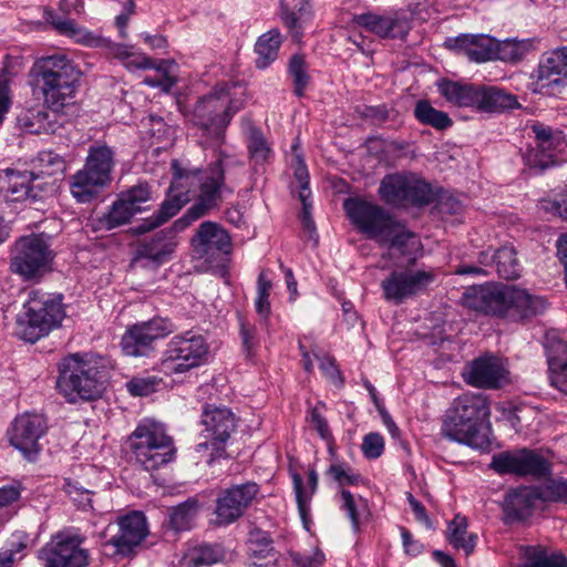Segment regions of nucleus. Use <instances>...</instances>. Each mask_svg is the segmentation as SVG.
Segmentation results:
<instances>
[{
  "label": "nucleus",
  "mask_w": 567,
  "mask_h": 567,
  "mask_svg": "<svg viewBox=\"0 0 567 567\" xmlns=\"http://www.w3.org/2000/svg\"><path fill=\"white\" fill-rule=\"evenodd\" d=\"M184 230L176 228L175 220L169 228L142 240L136 249L137 257L147 259L156 266L166 264L173 258L178 246L177 234Z\"/></svg>",
  "instance_id": "bb28decb"
},
{
  "label": "nucleus",
  "mask_w": 567,
  "mask_h": 567,
  "mask_svg": "<svg viewBox=\"0 0 567 567\" xmlns=\"http://www.w3.org/2000/svg\"><path fill=\"white\" fill-rule=\"evenodd\" d=\"M85 538L70 530L58 532L39 550L38 558L43 567H87L90 551Z\"/></svg>",
  "instance_id": "dca6fc26"
},
{
  "label": "nucleus",
  "mask_w": 567,
  "mask_h": 567,
  "mask_svg": "<svg viewBox=\"0 0 567 567\" xmlns=\"http://www.w3.org/2000/svg\"><path fill=\"white\" fill-rule=\"evenodd\" d=\"M165 386L166 382L162 377L151 373L133 377L126 382V390L133 396H147Z\"/></svg>",
  "instance_id": "3c124183"
},
{
  "label": "nucleus",
  "mask_w": 567,
  "mask_h": 567,
  "mask_svg": "<svg viewBox=\"0 0 567 567\" xmlns=\"http://www.w3.org/2000/svg\"><path fill=\"white\" fill-rule=\"evenodd\" d=\"M491 467L502 475L514 474L536 478L545 477L551 473L550 462L537 451L526 447L495 454Z\"/></svg>",
  "instance_id": "4be33fe9"
},
{
  "label": "nucleus",
  "mask_w": 567,
  "mask_h": 567,
  "mask_svg": "<svg viewBox=\"0 0 567 567\" xmlns=\"http://www.w3.org/2000/svg\"><path fill=\"white\" fill-rule=\"evenodd\" d=\"M198 186L196 202L186 213L176 219L177 229H186L194 221L205 216L209 210L218 206L225 190H233L226 186L225 168L221 158L210 163L204 169H195Z\"/></svg>",
  "instance_id": "4468645a"
},
{
  "label": "nucleus",
  "mask_w": 567,
  "mask_h": 567,
  "mask_svg": "<svg viewBox=\"0 0 567 567\" xmlns=\"http://www.w3.org/2000/svg\"><path fill=\"white\" fill-rule=\"evenodd\" d=\"M239 419L233 410L226 405L205 403L202 408L200 424L205 442L199 443L197 452L209 450L207 463L212 465L215 461L226 458L227 445L233 435L237 432Z\"/></svg>",
  "instance_id": "9b49d317"
},
{
  "label": "nucleus",
  "mask_w": 567,
  "mask_h": 567,
  "mask_svg": "<svg viewBox=\"0 0 567 567\" xmlns=\"http://www.w3.org/2000/svg\"><path fill=\"white\" fill-rule=\"evenodd\" d=\"M413 114L420 124L431 126L436 131H445L453 125L449 114L433 107L427 100L417 101Z\"/></svg>",
  "instance_id": "49530a36"
},
{
  "label": "nucleus",
  "mask_w": 567,
  "mask_h": 567,
  "mask_svg": "<svg viewBox=\"0 0 567 567\" xmlns=\"http://www.w3.org/2000/svg\"><path fill=\"white\" fill-rule=\"evenodd\" d=\"M210 346L198 330L175 333L165 344L157 362L158 370L167 377L186 374L208 362Z\"/></svg>",
  "instance_id": "0eeeda50"
},
{
  "label": "nucleus",
  "mask_w": 567,
  "mask_h": 567,
  "mask_svg": "<svg viewBox=\"0 0 567 567\" xmlns=\"http://www.w3.org/2000/svg\"><path fill=\"white\" fill-rule=\"evenodd\" d=\"M440 93L452 104L477 110L480 86L444 80L439 84Z\"/></svg>",
  "instance_id": "c9c22d12"
},
{
  "label": "nucleus",
  "mask_w": 567,
  "mask_h": 567,
  "mask_svg": "<svg viewBox=\"0 0 567 567\" xmlns=\"http://www.w3.org/2000/svg\"><path fill=\"white\" fill-rule=\"evenodd\" d=\"M118 533L110 539L115 551L123 556L131 555L147 536L146 517L141 512H132L117 518Z\"/></svg>",
  "instance_id": "cd10ccee"
},
{
  "label": "nucleus",
  "mask_w": 567,
  "mask_h": 567,
  "mask_svg": "<svg viewBox=\"0 0 567 567\" xmlns=\"http://www.w3.org/2000/svg\"><path fill=\"white\" fill-rule=\"evenodd\" d=\"M537 82L540 87L559 85L561 79H567V47L551 51L540 60L537 69Z\"/></svg>",
  "instance_id": "473e14b6"
},
{
  "label": "nucleus",
  "mask_w": 567,
  "mask_h": 567,
  "mask_svg": "<svg viewBox=\"0 0 567 567\" xmlns=\"http://www.w3.org/2000/svg\"><path fill=\"white\" fill-rule=\"evenodd\" d=\"M280 44L281 38L278 29H271L261 34L255 44L256 68L265 70L275 62L278 58Z\"/></svg>",
  "instance_id": "79ce46f5"
},
{
  "label": "nucleus",
  "mask_w": 567,
  "mask_h": 567,
  "mask_svg": "<svg viewBox=\"0 0 567 567\" xmlns=\"http://www.w3.org/2000/svg\"><path fill=\"white\" fill-rule=\"evenodd\" d=\"M202 504L196 496L188 497L186 501L172 507L168 513L169 527L175 532L189 530Z\"/></svg>",
  "instance_id": "ea45409f"
},
{
  "label": "nucleus",
  "mask_w": 567,
  "mask_h": 567,
  "mask_svg": "<svg viewBox=\"0 0 567 567\" xmlns=\"http://www.w3.org/2000/svg\"><path fill=\"white\" fill-rule=\"evenodd\" d=\"M30 537L25 532L16 530L0 548V567H16L28 554Z\"/></svg>",
  "instance_id": "a19ab883"
},
{
  "label": "nucleus",
  "mask_w": 567,
  "mask_h": 567,
  "mask_svg": "<svg viewBox=\"0 0 567 567\" xmlns=\"http://www.w3.org/2000/svg\"><path fill=\"white\" fill-rule=\"evenodd\" d=\"M491 405L483 393L466 392L457 396L449 409L442 424V435L472 449L484 450L489 439L484 432Z\"/></svg>",
  "instance_id": "20e7f679"
},
{
  "label": "nucleus",
  "mask_w": 567,
  "mask_h": 567,
  "mask_svg": "<svg viewBox=\"0 0 567 567\" xmlns=\"http://www.w3.org/2000/svg\"><path fill=\"white\" fill-rule=\"evenodd\" d=\"M120 196L140 213L142 210L141 205L151 199V187L147 183H138L130 189L122 192Z\"/></svg>",
  "instance_id": "680f3d73"
},
{
  "label": "nucleus",
  "mask_w": 567,
  "mask_h": 567,
  "mask_svg": "<svg viewBox=\"0 0 567 567\" xmlns=\"http://www.w3.org/2000/svg\"><path fill=\"white\" fill-rule=\"evenodd\" d=\"M47 20L60 34L71 38L76 43L89 47L102 45V37L95 34L92 31H89L84 27L79 25L72 19L61 18L53 12H49L47 14Z\"/></svg>",
  "instance_id": "72a5a7b5"
},
{
  "label": "nucleus",
  "mask_w": 567,
  "mask_h": 567,
  "mask_svg": "<svg viewBox=\"0 0 567 567\" xmlns=\"http://www.w3.org/2000/svg\"><path fill=\"white\" fill-rule=\"evenodd\" d=\"M62 295L32 290L24 303V312L18 319L17 334L34 343L61 326L65 317Z\"/></svg>",
  "instance_id": "423d86ee"
},
{
  "label": "nucleus",
  "mask_w": 567,
  "mask_h": 567,
  "mask_svg": "<svg viewBox=\"0 0 567 567\" xmlns=\"http://www.w3.org/2000/svg\"><path fill=\"white\" fill-rule=\"evenodd\" d=\"M464 299L471 309L513 321H524L542 313L546 308L543 297L516 286L474 287L465 292Z\"/></svg>",
  "instance_id": "7ed1b4c3"
},
{
  "label": "nucleus",
  "mask_w": 567,
  "mask_h": 567,
  "mask_svg": "<svg viewBox=\"0 0 567 567\" xmlns=\"http://www.w3.org/2000/svg\"><path fill=\"white\" fill-rule=\"evenodd\" d=\"M361 452L368 460H377L384 452V439L378 432H370L363 436Z\"/></svg>",
  "instance_id": "e2e57ef3"
},
{
  "label": "nucleus",
  "mask_w": 567,
  "mask_h": 567,
  "mask_svg": "<svg viewBox=\"0 0 567 567\" xmlns=\"http://www.w3.org/2000/svg\"><path fill=\"white\" fill-rule=\"evenodd\" d=\"M539 503H563L567 504V480L550 478L545 483L534 486Z\"/></svg>",
  "instance_id": "603ef678"
},
{
  "label": "nucleus",
  "mask_w": 567,
  "mask_h": 567,
  "mask_svg": "<svg viewBox=\"0 0 567 567\" xmlns=\"http://www.w3.org/2000/svg\"><path fill=\"white\" fill-rule=\"evenodd\" d=\"M192 247L197 259L210 267H223L233 251L229 234L215 221H204L192 238Z\"/></svg>",
  "instance_id": "aec40b11"
},
{
  "label": "nucleus",
  "mask_w": 567,
  "mask_h": 567,
  "mask_svg": "<svg viewBox=\"0 0 567 567\" xmlns=\"http://www.w3.org/2000/svg\"><path fill=\"white\" fill-rule=\"evenodd\" d=\"M247 148L256 163L265 162L271 152L262 132L257 127L249 130Z\"/></svg>",
  "instance_id": "bf43d9fd"
},
{
  "label": "nucleus",
  "mask_w": 567,
  "mask_h": 567,
  "mask_svg": "<svg viewBox=\"0 0 567 567\" xmlns=\"http://www.w3.org/2000/svg\"><path fill=\"white\" fill-rule=\"evenodd\" d=\"M339 503L340 509L350 519L353 532L359 533L362 519L369 515L367 499L361 496L355 498L349 489L342 488L339 493Z\"/></svg>",
  "instance_id": "a18cd8bd"
},
{
  "label": "nucleus",
  "mask_w": 567,
  "mask_h": 567,
  "mask_svg": "<svg viewBox=\"0 0 567 567\" xmlns=\"http://www.w3.org/2000/svg\"><path fill=\"white\" fill-rule=\"evenodd\" d=\"M310 423L323 441H326L328 444L333 442V435L329 427L328 421L321 413L319 406L311 409Z\"/></svg>",
  "instance_id": "338daca9"
},
{
  "label": "nucleus",
  "mask_w": 567,
  "mask_h": 567,
  "mask_svg": "<svg viewBox=\"0 0 567 567\" xmlns=\"http://www.w3.org/2000/svg\"><path fill=\"white\" fill-rule=\"evenodd\" d=\"M55 258L50 237L44 234L22 236L16 240L9 270L25 282H39L52 270Z\"/></svg>",
  "instance_id": "6e6552de"
},
{
  "label": "nucleus",
  "mask_w": 567,
  "mask_h": 567,
  "mask_svg": "<svg viewBox=\"0 0 567 567\" xmlns=\"http://www.w3.org/2000/svg\"><path fill=\"white\" fill-rule=\"evenodd\" d=\"M128 451L136 465L146 472L172 463L177 449L166 426L152 419H143L127 439Z\"/></svg>",
  "instance_id": "39448f33"
},
{
  "label": "nucleus",
  "mask_w": 567,
  "mask_h": 567,
  "mask_svg": "<svg viewBox=\"0 0 567 567\" xmlns=\"http://www.w3.org/2000/svg\"><path fill=\"white\" fill-rule=\"evenodd\" d=\"M293 176L296 181L299 183V199L300 202L307 206V199L311 198V189H310V175L307 168V165L302 158V156L298 155L296 157V166L293 169Z\"/></svg>",
  "instance_id": "052dcab7"
},
{
  "label": "nucleus",
  "mask_w": 567,
  "mask_h": 567,
  "mask_svg": "<svg viewBox=\"0 0 567 567\" xmlns=\"http://www.w3.org/2000/svg\"><path fill=\"white\" fill-rule=\"evenodd\" d=\"M495 60L516 63L523 60L533 47L532 40H504L495 39L494 45Z\"/></svg>",
  "instance_id": "de8ad7c7"
},
{
  "label": "nucleus",
  "mask_w": 567,
  "mask_h": 567,
  "mask_svg": "<svg viewBox=\"0 0 567 567\" xmlns=\"http://www.w3.org/2000/svg\"><path fill=\"white\" fill-rule=\"evenodd\" d=\"M445 45L454 53L466 56L471 62L484 63L495 60V38L488 34L462 33L447 38Z\"/></svg>",
  "instance_id": "c85d7f7f"
},
{
  "label": "nucleus",
  "mask_w": 567,
  "mask_h": 567,
  "mask_svg": "<svg viewBox=\"0 0 567 567\" xmlns=\"http://www.w3.org/2000/svg\"><path fill=\"white\" fill-rule=\"evenodd\" d=\"M239 336L241 339L244 353L249 360L254 359L260 346V338L257 327L254 323L245 320L244 318H240Z\"/></svg>",
  "instance_id": "4d7b16f0"
},
{
  "label": "nucleus",
  "mask_w": 567,
  "mask_h": 567,
  "mask_svg": "<svg viewBox=\"0 0 567 567\" xmlns=\"http://www.w3.org/2000/svg\"><path fill=\"white\" fill-rule=\"evenodd\" d=\"M225 559V550L218 544H200L190 548L183 558L185 567H204L218 564Z\"/></svg>",
  "instance_id": "c03bdc74"
},
{
  "label": "nucleus",
  "mask_w": 567,
  "mask_h": 567,
  "mask_svg": "<svg viewBox=\"0 0 567 567\" xmlns=\"http://www.w3.org/2000/svg\"><path fill=\"white\" fill-rule=\"evenodd\" d=\"M467 527V517L456 514L447 524L446 540L454 549L463 550L466 556H470L476 547L477 535L468 533Z\"/></svg>",
  "instance_id": "e433bc0d"
},
{
  "label": "nucleus",
  "mask_w": 567,
  "mask_h": 567,
  "mask_svg": "<svg viewBox=\"0 0 567 567\" xmlns=\"http://www.w3.org/2000/svg\"><path fill=\"white\" fill-rule=\"evenodd\" d=\"M272 290V281L266 271H261L257 278L255 310L260 317L264 324H268L271 313L270 292Z\"/></svg>",
  "instance_id": "8fccbe9b"
},
{
  "label": "nucleus",
  "mask_w": 567,
  "mask_h": 567,
  "mask_svg": "<svg viewBox=\"0 0 567 567\" xmlns=\"http://www.w3.org/2000/svg\"><path fill=\"white\" fill-rule=\"evenodd\" d=\"M48 423L43 415L23 413L16 416L8 432L10 444L28 461H35L42 450L40 439L47 433Z\"/></svg>",
  "instance_id": "5701e85b"
},
{
  "label": "nucleus",
  "mask_w": 567,
  "mask_h": 567,
  "mask_svg": "<svg viewBox=\"0 0 567 567\" xmlns=\"http://www.w3.org/2000/svg\"><path fill=\"white\" fill-rule=\"evenodd\" d=\"M342 207L354 229L379 245L383 238H386L398 220L384 207L359 196L346 198Z\"/></svg>",
  "instance_id": "2eb2a0df"
},
{
  "label": "nucleus",
  "mask_w": 567,
  "mask_h": 567,
  "mask_svg": "<svg viewBox=\"0 0 567 567\" xmlns=\"http://www.w3.org/2000/svg\"><path fill=\"white\" fill-rule=\"evenodd\" d=\"M291 480L293 484L298 512L302 522L306 524L310 514L311 499L318 487V474L315 468H310L308 471V488L303 486V480L300 474L292 473Z\"/></svg>",
  "instance_id": "58836bf2"
},
{
  "label": "nucleus",
  "mask_w": 567,
  "mask_h": 567,
  "mask_svg": "<svg viewBox=\"0 0 567 567\" xmlns=\"http://www.w3.org/2000/svg\"><path fill=\"white\" fill-rule=\"evenodd\" d=\"M247 554L252 559H268L264 564L254 561L248 567H278L277 551L269 532L261 528H252L247 538Z\"/></svg>",
  "instance_id": "2f4dec72"
},
{
  "label": "nucleus",
  "mask_w": 567,
  "mask_h": 567,
  "mask_svg": "<svg viewBox=\"0 0 567 567\" xmlns=\"http://www.w3.org/2000/svg\"><path fill=\"white\" fill-rule=\"evenodd\" d=\"M493 271H495L499 278L506 280L517 279L520 276L522 266L513 245L483 249L477 255V265H458L454 274L460 276L487 277L491 276Z\"/></svg>",
  "instance_id": "f3484780"
},
{
  "label": "nucleus",
  "mask_w": 567,
  "mask_h": 567,
  "mask_svg": "<svg viewBox=\"0 0 567 567\" xmlns=\"http://www.w3.org/2000/svg\"><path fill=\"white\" fill-rule=\"evenodd\" d=\"M135 214H137V210H135L123 197L118 195L117 199L105 214L104 224L107 229H113L130 223Z\"/></svg>",
  "instance_id": "5fc2aeb1"
},
{
  "label": "nucleus",
  "mask_w": 567,
  "mask_h": 567,
  "mask_svg": "<svg viewBox=\"0 0 567 567\" xmlns=\"http://www.w3.org/2000/svg\"><path fill=\"white\" fill-rule=\"evenodd\" d=\"M519 106L515 95L495 86H480L477 110L487 113H502Z\"/></svg>",
  "instance_id": "f704fd0d"
},
{
  "label": "nucleus",
  "mask_w": 567,
  "mask_h": 567,
  "mask_svg": "<svg viewBox=\"0 0 567 567\" xmlns=\"http://www.w3.org/2000/svg\"><path fill=\"white\" fill-rule=\"evenodd\" d=\"M115 166V152L106 144L90 146L85 164L70 181V190L79 203H90L100 188L112 181Z\"/></svg>",
  "instance_id": "1a4fd4ad"
},
{
  "label": "nucleus",
  "mask_w": 567,
  "mask_h": 567,
  "mask_svg": "<svg viewBox=\"0 0 567 567\" xmlns=\"http://www.w3.org/2000/svg\"><path fill=\"white\" fill-rule=\"evenodd\" d=\"M241 107L243 103L231 97L226 83L217 84L196 102L193 111L194 122L223 141L227 126Z\"/></svg>",
  "instance_id": "f8f14e48"
},
{
  "label": "nucleus",
  "mask_w": 567,
  "mask_h": 567,
  "mask_svg": "<svg viewBox=\"0 0 567 567\" xmlns=\"http://www.w3.org/2000/svg\"><path fill=\"white\" fill-rule=\"evenodd\" d=\"M64 491L78 508L86 511L92 507L91 491L85 489L79 486L78 483H72L71 481L65 482Z\"/></svg>",
  "instance_id": "0e129e2a"
},
{
  "label": "nucleus",
  "mask_w": 567,
  "mask_h": 567,
  "mask_svg": "<svg viewBox=\"0 0 567 567\" xmlns=\"http://www.w3.org/2000/svg\"><path fill=\"white\" fill-rule=\"evenodd\" d=\"M507 371L501 360L492 354H485L470 362L464 372V381L480 389H498L506 380Z\"/></svg>",
  "instance_id": "393cba45"
},
{
  "label": "nucleus",
  "mask_w": 567,
  "mask_h": 567,
  "mask_svg": "<svg viewBox=\"0 0 567 567\" xmlns=\"http://www.w3.org/2000/svg\"><path fill=\"white\" fill-rule=\"evenodd\" d=\"M29 76L32 92L42 97L43 106L27 110L19 123L30 134L54 133L60 126L56 113L74 104L82 72L65 54H52L37 59Z\"/></svg>",
  "instance_id": "f257e3e1"
},
{
  "label": "nucleus",
  "mask_w": 567,
  "mask_h": 567,
  "mask_svg": "<svg viewBox=\"0 0 567 567\" xmlns=\"http://www.w3.org/2000/svg\"><path fill=\"white\" fill-rule=\"evenodd\" d=\"M380 246L386 247L390 251L408 259L409 265H413L423 255L420 236L410 230L400 219L396 220V224L393 225L392 230L385 239L383 238Z\"/></svg>",
  "instance_id": "c756f323"
},
{
  "label": "nucleus",
  "mask_w": 567,
  "mask_h": 567,
  "mask_svg": "<svg viewBox=\"0 0 567 567\" xmlns=\"http://www.w3.org/2000/svg\"><path fill=\"white\" fill-rule=\"evenodd\" d=\"M380 198L395 208H422L435 200L433 186L412 172L386 174L380 182Z\"/></svg>",
  "instance_id": "9d476101"
},
{
  "label": "nucleus",
  "mask_w": 567,
  "mask_h": 567,
  "mask_svg": "<svg viewBox=\"0 0 567 567\" xmlns=\"http://www.w3.org/2000/svg\"><path fill=\"white\" fill-rule=\"evenodd\" d=\"M327 475L341 486H358L363 481L361 474L354 472L353 468L344 462L331 464L327 470Z\"/></svg>",
  "instance_id": "13d9d810"
},
{
  "label": "nucleus",
  "mask_w": 567,
  "mask_h": 567,
  "mask_svg": "<svg viewBox=\"0 0 567 567\" xmlns=\"http://www.w3.org/2000/svg\"><path fill=\"white\" fill-rule=\"evenodd\" d=\"M543 346L545 349L548 368L551 363L567 361V342L563 340L556 330H549L544 336Z\"/></svg>",
  "instance_id": "6e6d98bb"
},
{
  "label": "nucleus",
  "mask_w": 567,
  "mask_h": 567,
  "mask_svg": "<svg viewBox=\"0 0 567 567\" xmlns=\"http://www.w3.org/2000/svg\"><path fill=\"white\" fill-rule=\"evenodd\" d=\"M259 492L260 487L255 482H245L220 489L215 499V525L225 527L237 522L252 505Z\"/></svg>",
  "instance_id": "412c9836"
},
{
  "label": "nucleus",
  "mask_w": 567,
  "mask_h": 567,
  "mask_svg": "<svg viewBox=\"0 0 567 567\" xmlns=\"http://www.w3.org/2000/svg\"><path fill=\"white\" fill-rule=\"evenodd\" d=\"M539 503L534 486H519L509 489L504 498L503 512L506 523L528 519Z\"/></svg>",
  "instance_id": "7c9ffc66"
},
{
  "label": "nucleus",
  "mask_w": 567,
  "mask_h": 567,
  "mask_svg": "<svg viewBox=\"0 0 567 567\" xmlns=\"http://www.w3.org/2000/svg\"><path fill=\"white\" fill-rule=\"evenodd\" d=\"M549 378L553 386L567 394V360L560 363H551Z\"/></svg>",
  "instance_id": "774afa93"
},
{
  "label": "nucleus",
  "mask_w": 567,
  "mask_h": 567,
  "mask_svg": "<svg viewBox=\"0 0 567 567\" xmlns=\"http://www.w3.org/2000/svg\"><path fill=\"white\" fill-rule=\"evenodd\" d=\"M55 389L70 404L100 399L105 390L104 365L101 358L90 352L63 357L58 363Z\"/></svg>",
  "instance_id": "f03ea898"
},
{
  "label": "nucleus",
  "mask_w": 567,
  "mask_h": 567,
  "mask_svg": "<svg viewBox=\"0 0 567 567\" xmlns=\"http://www.w3.org/2000/svg\"><path fill=\"white\" fill-rule=\"evenodd\" d=\"M308 2L306 1L297 11L290 10L288 7L282 6L280 10V18L288 29L293 40L300 41L303 35L302 23L307 20Z\"/></svg>",
  "instance_id": "864d4df0"
},
{
  "label": "nucleus",
  "mask_w": 567,
  "mask_h": 567,
  "mask_svg": "<svg viewBox=\"0 0 567 567\" xmlns=\"http://www.w3.org/2000/svg\"><path fill=\"white\" fill-rule=\"evenodd\" d=\"M535 134V142L537 151L548 161H540L542 166H546L548 162H554L555 151L564 144L563 133L560 131H553L549 126L543 124H534L532 126Z\"/></svg>",
  "instance_id": "37998d69"
},
{
  "label": "nucleus",
  "mask_w": 567,
  "mask_h": 567,
  "mask_svg": "<svg viewBox=\"0 0 567 567\" xmlns=\"http://www.w3.org/2000/svg\"><path fill=\"white\" fill-rule=\"evenodd\" d=\"M522 567H567V557L543 545L526 546Z\"/></svg>",
  "instance_id": "4c0bfd02"
},
{
  "label": "nucleus",
  "mask_w": 567,
  "mask_h": 567,
  "mask_svg": "<svg viewBox=\"0 0 567 567\" xmlns=\"http://www.w3.org/2000/svg\"><path fill=\"white\" fill-rule=\"evenodd\" d=\"M39 175L28 169L8 168L0 172V193L11 202L35 200L40 197Z\"/></svg>",
  "instance_id": "a878e982"
},
{
  "label": "nucleus",
  "mask_w": 567,
  "mask_h": 567,
  "mask_svg": "<svg viewBox=\"0 0 567 567\" xmlns=\"http://www.w3.org/2000/svg\"><path fill=\"white\" fill-rule=\"evenodd\" d=\"M287 72L292 80L293 94L297 97L305 96L306 90L311 82L305 56L302 54H293L289 59Z\"/></svg>",
  "instance_id": "09e8293b"
},
{
  "label": "nucleus",
  "mask_w": 567,
  "mask_h": 567,
  "mask_svg": "<svg viewBox=\"0 0 567 567\" xmlns=\"http://www.w3.org/2000/svg\"><path fill=\"white\" fill-rule=\"evenodd\" d=\"M435 279L436 274L432 268L414 270L406 267L392 270L380 286L385 301L401 305L425 291Z\"/></svg>",
  "instance_id": "a211bd4d"
},
{
  "label": "nucleus",
  "mask_w": 567,
  "mask_h": 567,
  "mask_svg": "<svg viewBox=\"0 0 567 567\" xmlns=\"http://www.w3.org/2000/svg\"><path fill=\"white\" fill-rule=\"evenodd\" d=\"M176 331L167 318L155 317L128 327L121 339L122 351L131 357H147L154 351V342Z\"/></svg>",
  "instance_id": "6ab92c4d"
},
{
  "label": "nucleus",
  "mask_w": 567,
  "mask_h": 567,
  "mask_svg": "<svg viewBox=\"0 0 567 567\" xmlns=\"http://www.w3.org/2000/svg\"><path fill=\"white\" fill-rule=\"evenodd\" d=\"M171 166L173 176L165 200L152 216L133 228L134 233L141 235L162 226L176 216L194 195L197 185L195 169L184 168L178 159H173Z\"/></svg>",
  "instance_id": "ddd939ff"
},
{
  "label": "nucleus",
  "mask_w": 567,
  "mask_h": 567,
  "mask_svg": "<svg viewBox=\"0 0 567 567\" xmlns=\"http://www.w3.org/2000/svg\"><path fill=\"white\" fill-rule=\"evenodd\" d=\"M540 209L567 221V186L565 193L555 199H543Z\"/></svg>",
  "instance_id": "69168bd1"
},
{
  "label": "nucleus",
  "mask_w": 567,
  "mask_h": 567,
  "mask_svg": "<svg viewBox=\"0 0 567 567\" xmlns=\"http://www.w3.org/2000/svg\"><path fill=\"white\" fill-rule=\"evenodd\" d=\"M412 14L403 9H391L383 13L368 11L353 17V22L381 39L405 40L412 29Z\"/></svg>",
  "instance_id": "b1692460"
}]
</instances>
